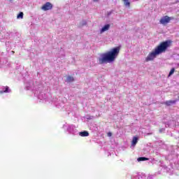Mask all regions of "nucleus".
<instances>
[{"instance_id": "nucleus-1", "label": "nucleus", "mask_w": 179, "mask_h": 179, "mask_svg": "<svg viewBox=\"0 0 179 179\" xmlns=\"http://www.w3.org/2000/svg\"><path fill=\"white\" fill-rule=\"evenodd\" d=\"M171 45V41H166L161 43L158 46H157L153 51L150 52L147 57L145 58V62H149L150 61H153L157 55L163 54L167 51V48Z\"/></svg>"}, {"instance_id": "nucleus-2", "label": "nucleus", "mask_w": 179, "mask_h": 179, "mask_svg": "<svg viewBox=\"0 0 179 179\" xmlns=\"http://www.w3.org/2000/svg\"><path fill=\"white\" fill-rule=\"evenodd\" d=\"M120 50V47H116L111 49L110 51L102 54L101 57L98 59L99 64L103 65V64H107L108 62H114L117 57H118Z\"/></svg>"}, {"instance_id": "nucleus-3", "label": "nucleus", "mask_w": 179, "mask_h": 179, "mask_svg": "<svg viewBox=\"0 0 179 179\" xmlns=\"http://www.w3.org/2000/svg\"><path fill=\"white\" fill-rule=\"evenodd\" d=\"M171 20H174L173 17H169L168 15H165L160 19L159 23L160 24H163L164 26H166V24H168V23H170V21Z\"/></svg>"}, {"instance_id": "nucleus-4", "label": "nucleus", "mask_w": 179, "mask_h": 179, "mask_svg": "<svg viewBox=\"0 0 179 179\" xmlns=\"http://www.w3.org/2000/svg\"><path fill=\"white\" fill-rule=\"evenodd\" d=\"M42 10H51L52 9V4L50 2H46L45 4L43 5L41 7Z\"/></svg>"}, {"instance_id": "nucleus-5", "label": "nucleus", "mask_w": 179, "mask_h": 179, "mask_svg": "<svg viewBox=\"0 0 179 179\" xmlns=\"http://www.w3.org/2000/svg\"><path fill=\"white\" fill-rule=\"evenodd\" d=\"M110 29V24H107L103 27L101 29V33H104V31H107Z\"/></svg>"}, {"instance_id": "nucleus-6", "label": "nucleus", "mask_w": 179, "mask_h": 179, "mask_svg": "<svg viewBox=\"0 0 179 179\" xmlns=\"http://www.w3.org/2000/svg\"><path fill=\"white\" fill-rule=\"evenodd\" d=\"M176 103H177V100H173V101H166L164 102V104H166V106H171V104H176Z\"/></svg>"}, {"instance_id": "nucleus-7", "label": "nucleus", "mask_w": 179, "mask_h": 179, "mask_svg": "<svg viewBox=\"0 0 179 179\" xmlns=\"http://www.w3.org/2000/svg\"><path fill=\"white\" fill-rule=\"evenodd\" d=\"M73 80H75V78H73V76H69L66 78V82H67V83H71V82H73Z\"/></svg>"}, {"instance_id": "nucleus-8", "label": "nucleus", "mask_w": 179, "mask_h": 179, "mask_svg": "<svg viewBox=\"0 0 179 179\" xmlns=\"http://www.w3.org/2000/svg\"><path fill=\"white\" fill-rule=\"evenodd\" d=\"M3 93H9V87H4V90H0V94H3Z\"/></svg>"}, {"instance_id": "nucleus-9", "label": "nucleus", "mask_w": 179, "mask_h": 179, "mask_svg": "<svg viewBox=\"0 0 179 179\" xmlns=\"http://www.w3.org/2000/svg\"><path fill=\"white\" fill-rule=\"evenodd\" d=\"M138 143V137L134 136L133 137L131 145L132 146H135Z\"/></svg>"}, {"instance_id": "nucleus-10", "label": "nucleus", "mask_w": 179, "mask_h": 179, "mask_svg": "<svg viewBox=\"0 0 179 179\" xmlns=\"http://www.w3.org/2000/svg\"><path fill=\"white\" fill-rule=\"evenodd\" d=\"M79 135L80 136H89V131H80L79 133Z\"/></svg>"}, {"instance_id": "nucleus-11", "label": "nucleus", "mask_w": 179, "mask_h": 179, "mask_svg": "<svg viewBox=\"0 0 179 179\" xmlns=\"http://www.w3.org/2000/svg\"><path fill=\"white\" fill-rule=\"evenodd\" d=\"M147 160H149V158L145 157H141L137 159L138 162H146Z\"/></svg>"}, {"instance_id": "nucleus-12", "label": "nucleus", "mask_w": 179, "mask_h": 179, "mask_svg": "<svg viewBox=\"0 0 179 179\" xmlns=\"http://www.w3.org/2000/svg\"><path fill=\"white\" fill-rule=\"evenodd\" d=\"M124 2V6H128L129 8L131 6V2H129V0H122Z\"/></svg>"}, {"instance_id": "nucleus-13", "label": "nucleus", "mask_w": 179, "mask_h": 179, "mask_svg": "<svg viewBox=\"0 0 179 179\" xmlns=\"http://www.w3.org/2000/svg\"><path fill=\"white\" fill-rule=\"evenodd\" d=\"M17 19H23V12H20L17 15Z\"/></svg>"}, {"instance_id": "nucleus-14", "label": "nucleus", "mask_w": 179, "mask_h": 179, "mask_svg": "<svg viewBox=\"0 0 179 179\" xmlns=\"http://www.w3.org/2000/svg\"><path fill=\"white\" fill-rule=\"evenodd\" d=\"M175 71H176V69L172 68L169 72V76H171V75H173V73H174Z\"/></svg>"}, {"instance_id": "nucleus-15", "label": "nucleus", "mask_w": 179, "mask_h": 179, "mask_svg": "<svg viewBox=\"0 0 179 179\" xmlns=\"http://www.w3.org/2000/svg\"><path fill=\"white\" fill-rule=\"evenodd\" d=\"M159 132H164V128H162L159 129Z\"/></svg>"}, {"instance_id": "nucleus-16", "label": "nucleus", "mask_w": 179, "mask_h": 179, "mask_svg": "<svg viewBox=\"0 0 179 179\" xmlns=\"http://www.w3.org/2000/svg\"><path fill=\"white\" fill-rule=\"evenodd\" d=\"M113 134L111 132L108 133V136H112Z\"/></svg>"}, {"instance_id": "nucleus-17", "label": "nucleus", "mask_w": 179, "mask_h": 179, "mask_svg": "<svg viewBox=\"0 0 179 179\" xmlns=\"http://www.w3.org/2000/svg\"><path fill=\"white\" fill-rule=\"evenodd\" d=\"M178 99H179V96H178Z\"/></svg>"}]
</instances>
